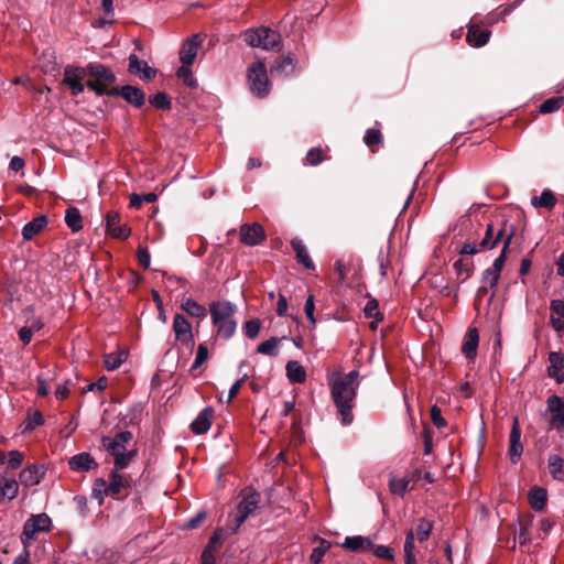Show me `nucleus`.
<instances>
[{"mask_svg": "<svg viewBox=\"0 0 564 564\" xmlns=\"http://www.w3.org/2000/svg\"><path fill=\"white\" fill-rule=\"evenodd\" d=\"M357 378L358 372L352 370L347 375H338L330 380L332 399L344 424H350L354 420L352 408L357 394Z\"/></svg>", "mask_w": 564, "mask_h": 564, "instance_id": "nucleus-1", "label": "nucleus"}, {"mask_svg": "<svg viewBox=\"0 0 564 564\" xmlns=\"http://www.w3.org/2000/svg\"><path fill=\"white\" fill-rule=\"evenodd\" d=\"M236 305L228 301H216L209 304L213 325L215 326L218 336L224 339L231 338L236 332Z\"/></svg>", "mask_w": 564, "mask_h": 564, "instance_id": "nucleus-2", "label": "nucleus"}, {"mask_svg": "<svg viewBox=\"0 0 564 564\" xmlns=\"http://www.w3.org/2000/svg\"><path fill=\"white\" fill-rule=\"evenodd\" d=\"M132 440V433L123 431L116 434L113 437L104 436L101 438L102 446L107 452L113 456V465L116 469H123L128 467L134 457L133 451H127V444Z\"/></svg>", "mask_w": 564, "mask_h": 564, "instance_id": "nucleus-3", "label": "nucleus"}, {"mask_svg": "<svg viewBox=\"0 0 564 564\" xmlns=\"http://www.w3.org/2000/svg\"><path fill=\"white\" fill-rule=\"evenodd\" d=\"M87 74L93 78L87 80V87L97 95H112L118 91L112 88L116 80L113 72L102 64L89 63L87 65Z\"/></svg>", "mask_w": 564, "mask_h": 564, "instance_id": "nucleus-4", "label": "nucleus"}, {"mask_svg": "<svg viewBox=\"0 0 564 564\" xmlns=\"http://www.w3.org/2000/svg\"><path fill=\"white\" fill-rule=\"evenodd\" d=\"M245 42L252 47L273 50L279 46L281 36L269 28L250 29L243 33Z\"/></svg>", "mask_w": 564, "mask_h": 564, "instance_id": "nucleus-5", "label": "nucleus"}, {"mask_svg": "<svg viewBox=\"0 0 564 564\" xmlns=\"http://www.w3.org/2000/svg\"><path fill=\"white\" fill-rule=\"evenodd\" d=\"M248 83L250 90L257 97H265L270 91V83L263 62L257 61L248 68Z\"/></svg>", "mask_w": 564, "mask_h": 564, "instance_id": "nucleus-6", "label": "nucleus"}, {"mask_svg": "<svg viewBox=\"0 0 564 564\" xmlns=\"http://www.w3.org/2000/svg\"><path fill=\"white\" fill-rule=\"evenodd\" d=\"M51 519L46 513L32 516L23 525L21 542L24 546H29L37 532L50 530Z\"/></svg>", "mask_w": 564, "mask_h": 564, "instance_id": "nucleus-7", "label": "nucleus"}, {"mask_svg": "<svg viewBox=\"0 0 564 564\" xmlns=\"http://www.w3.org/2000/svg\"><path fill=\"white\" fill-rule=\"evenodd\" d=\"M259 505V495L256 492H250L243 496L242 500L239 502L237 507V511L230 516L232 521L235 522L234 531H236L245 520L251 514Z\"/></svg>", "mask_w": 564, "mask_h": 564, "instance_id": "nucleus-8", "label": "nucleus"}, {"mask_svg": "<svg viewBox=\"0 0 564 564\" xmlns=\"http://www.w3.org/2000/svg\"><path fill=\"white\" fill-rule=\"evenodd\" d=\"M510 227L511 226H507V224H503L496 228L492 224H488L486 226L485 235L479 242L480 249L491 250L500 241L502 242V246H505V239L508 236Z\"/></svg>", "mask_w": 564, "mask_h": 564, "instance_id": "nucleus-9", "label": "nucleus"}, {"mask_svg": "<svg viewBox=\"0 0 564 564\" xmlns=\"http://www.w3.org/2000/svg\"><path fill=\"white\" fill-rule=\"evenodd\" d=\"M87 75V66H67L64 69L63 84L69 87L72 95L77 96L84 91L83 80Z\"/></svg>", "mask_w": 564, "mask_h": 564, "instance_id": "nucleus-10", "label": "nucleus"}, {"mask_svg": "<svg viewBox=\"0 0 564 564\" xmlns=\"http://www.w3.org/2000/svg\"><path fill=\"white\" fill-rule=\"evenodd\" d=\"M546 409L550 413L551 427L560 431L564 429V399L553 394L546 400Z\"/></svg>", "mask_w": 564, "mask_h": 564, "instance_id": "nucleus-11", "label": "nucleus"}, {"mask_svg": "<svg viewBox=\"0 0 564 564\" xmlns=\"http://www.w3.org/2000/svg\"><path fill=\"white\" fill-rule=\"evenodd\" d=\"M173 332L177 341L189 348H193L194 335L192 330V324L182 314L174 315Z\"/></svg>", "mask_w": 564, "mask_h": 564, "instance_id": "nucleus-12", "label": "nucleus"}, {"mask_svg": "<svg viewBox=\"0 0 564 564\" xmlns=\"http://www.w3.org/2000/svg\"><path fill=\"white\" fill-rule=\"evenodd\" d=\"M203 43L200 34H194L188 37L181 46L180 59L183 64L192 65L197 56V52Z\"/></svg>", "mask_w": 564, "mask_h": 564, "instance_id": "nucleus-13", "label": "nucleus"}, {"mask_svg": "<svg viewBox=\"0 0 564 564\" xmlns=\"http://www.w3.org/2000/svg\"><path fill=\"white\" fill-rule=\"evenodd\" d=\"M264 238V229L258 223L252 225L245 224L240 227V239L247 246H257L261 243Z\"/></svg>", "mask_w": 564, "mask_h": 564, "instance_id": "nucleus-14", "label": "nucleus"}, {"mask_svg": "<svg viewBox=\"0 0 564 564\" xmlns=\"http://www.w3.org/2000/svg\"><path fill=\"white\" fill-rule=\"evenodd\" d=\"M106 231L117 239H127L130 236V228L127 225H120V216L115 212L106 216Z\"/></svg>", "mask_w": 564, "mask_h": 564, "instance_id": "nucleus-15", "label": "nucleus"}, {"mask_svg": "<svg viewBox=\"0 0 564 564\" xmlns=\"http://www.w3.org/2000/svg\"><path fill=\"white\" fill-rule=\"evenodd\" d=\"M509 455L512 463H517L522 453L523 446L521 443V430L517 417L513 419L512 427L509 435Z\"/></svg>", "mask_w": 564, "mask_h": 564, "instance_id": "nucleus-16", "label": "nucleus"}, {"mask_svg": "<svg viewBox=\"0 0 564 564\" xmlns=\"http://www.w3.org/2000/svg\"><path fill=\"white\" fill-rule=\"evenodd\" d=\"M550 365L547 367V376L553 378L556 383L564 382V355L560 351H551L547 358Z\"/></svg>", "mask_w": 564, "mask_h": 564, "instance_id": "nucleus-17", "label": "nucleus"}, {"mask_svg": "<svg viewBox=\"0 0 564 564\" xmlns=\"http://www.w3.org/2000/svg\"><path fill=\"white\" fill-rule=\"evenodd\" d=\"M45 474L43 466L30 465L21 470L19 479L25 487L37 485Z\"/></svg>", "mask_w": 564, "mask_h": 564, "instance_id": "nucleus-18", "label": "nucleus"}, {"mask_svg": "<svg viewBox=\"0 0 564 564\" xmlns=\"http://www.w3.org/2000/svg\"><path fill=\"white\" fill-rule=\"evenodd\" d=\"M69 468L74 471H89L98 467L97 462L89 453H80L68 460Z\"/></svg>", "mask_w": 564, "mask_h": 564, "instance_id": "nucleus-19", "label": "nucleus"}, {"mask_svg": "<svg viewBox=\"0 0 564 564\" xmlns=\"http://www.w3.org/2000/svg\"><path fill=\"white\" fill-rule=\"evenodd\" d=\"M490 37V31L481 29L477 24H470L468 26L466 41L473 47H481L486 45Z\"/></svg>", "mask_w": 564, "mask_h": 564, "instance_id": "nucleus-20", "label": "nucleus"}, {"mask_svg": "<svg viewBox=\"0 0 564 564\" xmlns=\"http://www.w3.org/2000/svg\"><path fill=\"white\" fill-rule=\"evenodd\" d=\"M341 546L351 552H367L372 549L373 544L370 538L354 535L346 536Z\"/></svg>", "mask_w": 564, "mask_h": 564, "instance_id": "nucleus-21", "label": "nucleus"}, {"mask_svg": "<svg viewBox=\"0 0 564 564\" xmlns=\"http://www.w3.org/2000/svg\"><path fill=\"white\" fill-rule=\"evenodd\" d=\"M213 415H214L213 408L207 406V408L203 409L198 413L196 419L192 422V425H191L192 431L195 434L206 433L210 429Z\"/></svg>", "mask_w": 564, "mask_h": 564, "instance_id": "nucleus-22", "label": "nucleus"}, {"mask_svg": "<svg viewBox=\"0 0 564 564\" xmlns=\"http://www.w3.org/2000/svg\"><path fill=\"white\" fill-rule=\"evenodd\" d=\"M479 344V334L477 328H469L464 337L462 351L468 359H474L477 355Z\"/></svg>", "mask_w": 564, "mask_h": 564, "instance_id": "nucleus-23", "label": "nucleus"}, {"mask_svg": "<svg viewBox=\"0 0 564 564\" xmlns=\"http://www.w3.org/2000/svg\"><path fill=\"white\" fill-rule=\"evenodd\" d=\"M119 469L113 468L109 474L108 492L110 496L118 498L122 490L130 487L129 480L118 473Z\"/></svg>", "mask_w": 564, "mask_h": 564, "instance_id": "nucleus-24", "label": "nucleus"}, {"mask_svg": "<svg viewBox=\"0 0 564 564\" xmlns=\"http://www.w3.org/2000/svg\"><path fill=\"white\" fill-rule=\"evenodd\" d=\"M19 494V484L13 477L0 475V496L2 499L11 501Z\"/></svg>", "mask_w": 564, "mask_h": 564, "instance_id": "nucleus-25", "label": "nucleus"}, {"mask_svg": "<svg viewBox=\"0 0 564 564\" xmlns=\"http://www.w3.org/2000/svg\"><path fill=\"white\" fill-rule=\"evenodd\" d=\"M47 225V219L44 215L37 216L22 228V236L25 240H31L34 236H36L45 226Z\"/></svg>", "mask_w": 564, "mask_h": 564, "instance_id": "nucleus-26", "label": "nucleus"}, {"mask_svg": "<svg viewBox=\"0 0 564 564\" xmlns=\"http://www.w3.org/2000/svg\"><path fill=\"white\" fill-rule=\"evenodd\" d=\"M120 95L126 101L132 104L135 107H141L144 104L145 96L143 91L130 85H126L121 88Z\"/></svg>", "mask_w": 564, "mask_h": 564, "instance_id": "nucleus-27", "label": "nucleus"}, {"mask_svg": "<svg viewBox=\"0 0 564 564\" xmlns=\"http://www.w3.org/2000/svg\"><path fill=\"white\" fill-rule=\"evenodd\" d=\"M181 308L185 311L189 316L198 319H204L207 315L205 306L191 297H184L182 300Z\"/></svg>", "mask_w": 564, "mask_h": 564, "instance_id": "nucleus-28", "label": "nucleus"}, {"mask_svg": "<svg viewBox=\"0 0 564 564\" xmlns=\"http://www.w3.org/2000/svg\"><path fill=\"white\" fill-rule=\"evenodd\" d=\"M291 246L295 251L296 260L299 263L304 265L306 269L315 268L314 262L311 259L306 247L303 245V242L300 239H297V238L292 239Z\"/></svg>", "mask_w": 564, "mask_h": 564, "instance_id": "nucleus-29", "label": "nucleus"}, {"mask_svg": "<svg viewBox=\"0 0 564 564\" xmlns=\"http://www.w3.org/2000/svg\"><path fill=\"white\" fill-rule=\"evenodd\" d=\"M547 501V492L542 487H533L529 492V502L533 510L542 511Z\"/></svg>", "mask_w": 564, "mask_h": 564, "instance_id": "nucleus-30", "label": "nucleus"}, {"mask_svg": "<svg viewBox=\"0 0 564 564\" xmlns=\"http://www.w3.org/2000/svg\"><path fill=\"white\" fill-rule=\"evenodd\" d=\"M547 467L551 477L557 481H564V458L560 455L552 454L547 459Z\"/></svg>", "mask_w": 564, "mask_h": 564, "instance_id": "nucleus-31", "label": "nucleus"}, {"mask_svg": "<svg viewBox=\"0 0 564 564\" xmlns=\"http://www.w3.org/2000/svg\"><path fill=\"white\" fill-rule=\"evenodd\" d=\"M335 269L338 273V280L341 284L350 285V272L355 270L352 259H338L335 262Z\"/></svg>", "mask_w": 564, "mask_h": 564, "instance_id": "nucleus-32", "label": "nucleus"}, {"mask_svg": "<svg viewBox=\"0 0 564 564\" xmlns=\"http://www.w3.org/2000/svg\"><path fill=\"white\" fill-rule=\"evenodd\" d=\"M286 376L292 382L303 383L306 379V371L299 361L291 360L286 364Z\"/></svg>", "mask_w": 564, "mask_h": 564, "instance_id": "nucleus-33", "label": "nucleus"}, {"mask_svg": "<svg viewBox=\"0 0 564 564\" xmlns=\"http://www.w3.org/2000/svg\"><path fill=\"white\" fill-rule=\"evenodd\" d=\"M531 204L534 207L552 209L556 204V198L551 189H544L540 196H533L531 198Z\"/></svg>", "mask_w": 564, "mask_h": 564, "instance_id": "nucleus-34", "label": "nucleus"}, {"mask_svg": "<svg viewBox=\"0 0 564 564\" xmlns=\"http://www.w3.org/2000/svg\"><path fill=\"white\" fill-rule=\"evenodd\" d=\"M414 541H415L414 532L412 530H410L406 533L404 546H403L405 564H416Z\"/></svg>", "mask_w": 564, "mask_h": 564, "instance_id": "nucleus-35", "label": "nucleus"}, {"mask_svg": "<svg viewBox=\"0 0 564 564\" xmlns=\"http://www.w3.org/2000/svg\"><path fill=\"white\" fill-rule=\"evenodd\" d=\"M107 496H110L108 492V482L104 478L95 479L91 489V498L96 499L98 505L101 506Z\"/></svg>", "mask_w": 564, "mask_h": 564, "instance_id": "nucleus-36", "label": "nucleus"}, {"mask_svg": "<svg viewBox=\"0 0 564 564\" xmlns=\"http://www.w3.org/2000/svg\"><path fill=\"white\" fill-rule=\"evenodd\" d=\"M65 223L74 232L79 231L83 228L82 215L76 207L66 209Z\"/></svg>", "mask_w": 564, "mask_h": 564, "instance_id": "nucleus-37", "label": "nucleus"}, {"mask_svg": "<svg viewBox=\"0 0 564 564\" xmlns=\"http://www.w3.org/2000/svg\"><path fill=\"white\" fill-rule=\"evenodd\" d=\"M127 359V352L123 350H118L116 352H110L105 356V367L109 371H113L118 369Z\"/></svg>", "mask_w": 564, "mask_h": 564, "instance_id": "nucleus-38", "label": "nucleus"}, {"mask_svg": "<svg viewBox=\"0 0 564 564\" xmlns=\"http://www.w3.org/2000/svg\"><path fill=\"white\" fill-rule=\"evenodd\" d=\"M514 236V228L510 227L507 238L505 239V246H502L500 254L494 260L492 268H496L499 272H501L505 263H506V254L507 250L510 247L512 238Z\"/></svg>", "mask_w": 564, "mask_h": 564, "instance_id": "nucleus-39", "label": "nucleus"}, {"mask_svg": "<svg viewBox=\"0 0 564 564\" xmlns=\"http://www.w3.org/2000/svg\"><path fill=\"white\" fill-rule=\"evenodd\" d=\"M280 339L276 337H271L268 340H264L257 347V352L267 356H275L278 354Z\"/></svg>", "mask_w": 564, "mask_h": 564, "instance_id": "nucleus-40", "label": "nucleus"}, {"mask_svg": "<svg viewBox=\"0 0 564 564\" xmlns=\"http://www.w3.org/2000/svg\"><path fill=\"white\" fill-rule=\"evenodd\" d=\"M432 522L422 518L417 521V524H416V528H415V533H414V536L420 541V542H424L427 540V538L430 536L431 534V531H432Z\"/></svg>", "mask_w": 564, "mask_h": 564, "instance_id": "nucleus-41", "label": "nucleus"}, {"mask_svg": "<svg viewBox=\"0 0 564 564\" xmlns=\"http://www.w3.org/2000/svg\"><path fill=\"white\" fill-rule=\"evenodd\" d=\"M563 105H564V97H562V96L552 97V98L544 100L540 105V112L541 113H552L554 111H557Z\"/></svg>", "mask_w": 564, "mask_h": 564, "instance_id": "nucleus-42", "label": "nucleus"}, {"mask_svg": "<svg viewBox=\"0 0 564 564\" xmlns=\"http://www.w3.org/2000/svg\"><path fill=\"white\" fill-rule=\"evenodd\" d=\"M318 542H319V544L312 550V553L310 556L311 562L314 564L321 563L325 553L330 547V543L324 539H319Z\"/></svg>", "mask_w": 564, "mask_h": 564, "instance_id": "nucleus-43", "label": "nucleus"}, {"mask_svg": "<svg viewBox=\"0 0 564 564\" xmlns=\"http://www.w3.org/2000/svg\"><path fill=\"white\" fill-rule=\"evenodd\" d=\"M325 159V151L322 148L316 147L308 150L305 161L306 164L311 166H316L321 164Z\"/></svg>", "mask_w": 564, "mask_h": 564, "instance_id": "nucleus-44", "label": "nucleus"}, {"mask_svg": "<svg viewBox=\"0 0 564 564\" xmlns=\"http://www.w3.org/2000/svg\"><path fill=\"white\" fill-rule=\"evenodd\" d=\"M158 199V195L154 193L147 194H132L130 197V206L133 208H140L143 203H153Z\"/></svg>", "mask_w": 564, "mask_h": 564, "instance_id": "nucleus-45", "label": "nucleus"}, {"mask_svg": "<svg viewBox=\"0 0 564 564\" xmlns=\"http://www.w3.org/2000/svg\"><path fill=\"white\" fill-rule=\"evenodd\" d=\"M364 313L366 317L375 318V322L371 323L372 328H375L376 324L381 321V315L378 310V302L376 300L368 301L364 308Z\"/></svg>", "mask_w": 564, "mask_h": 564, "instance_id": "nucleus-46", "label": "nucleus"}, {"mask_svg": "<svg viewBox=\"0 0 564 564\" xmlns=\"http://www.w3.org/2000/svg\"><path fill=\"white\" fill-rule=\"evenodd\" d=\"M293 62H294L293 56L291 54L283 56L275 62L274 66L272 67V72L276 70V72L286 74V73L293 70V66H294Z\"/></svg>", "mask_w": 564, "mask_h": 564, "instance_id": "nucleus-47", "label": "nucleus"}, {"mask_svg": "<svg viewBox=\"0 0 564 564\" xmlns=\"http://www.w3.org/2000/svg\"><path fill=\"white\" fill-rule=\"evenodd\" d=\"M409 481L405 478H391L389 480L390 491L394 495L403 496L408 489Z\"/></svg>", "mask_w": 564, "mask_h": 564, "instance_id": "nucleus-48", "label": "nucleus"}, {"mask_svg": "<svg viewBox=\"0 0 564 564\" xmlns=\"http://www.w3.org/2000/svg\"><path fill=\"white\" fill-rule=\"evenodd\" d=\"M261 322L258 318L249 319L243 325V330L247 337L253 339L259 335Z\"/></svg>", "mask_w": 564, "mask_h": 564, "instance_id": "nucleus-49", "label": "nucleus"}, {"mask_svg": "<svg viewBox=\"0 0 564 564\" xmlns=\"http://www.w3.org/2000/svg\"><path fill=\"white\" fill-rule=\"evenodd\" d=\"M500 273L498 270H496V268H488L485 272H484V283L488 286H490L491 289H496V286L498 285V282H499V278H500Z\"/></svg>", "mask_w": 564, "mask_h": 564, "instance_id": "nucleus-50", "label": "nucleus"}, {"mask_svg": "<svg viewBox=\"0 0 564 564\" xmlns=\"http://www.w3.org/2000/svg\"><path fill=\"white\" fill-rule=\"evenodd\" d=\"M44 423V419L40 412H33L24 422L23 433L34 430Z\"/></svg>", "mask_w": 564, "mask_h": 564, "instance_id": "nucleus-51", "label": "nucleus"}, {"mask_svg": "<svg viewBox=\"0 0 564 564\" xmlns=\"http://www.w3.org/2000/svg\"><path fill=\"white\" fill-rule=\"evenodd\" d=\"M177 77L183 78L187 86L189 87H196L197 83L192 77V69L191 65L183 64L176 73Z\"/></svg>", "mask_w": 564, "mask_h": 564, "instance_id": "nucleus-52", "label": "nucleus"}, {"mask_svg": "<svg viewBox=\"0 0 564 564\" xmlns=\"http://www.w3.org/2000/svg\"><path fill=\"white\" fill-rule=\"evenodd\" d=\"M208 359V348L205 344H199L196 351V357L194 364L192 365V370L200 367Z\"/></svg>", "mask_w": 564, "mask_h": 564, "instance_id": "nucleus-53", "label": "nucleus"}, {"mask_svg": "<svg viewBox=\"0 0 564 564\" xmlns=\"http://www.w3.org/2000/svg\"><path fill=\"white\" fill-rule=\"evenodd\" d=\"M151 105L160 109H169L171 107V101L165 93H156L150 99Z\"/></svg>", "mask_w": 564, "mask_h": 564, "instance_id": "nucleus-54", "label": "nucleus"}, {"mask_svg": "<svg viewBox=\"0 0 564 564\" xmlns=\"http://www.w3.org/2000/svg\"><path fill=\"white\" fill-rule=\"evenodd\" d=\"M470 267L471 263L466 262L462 259L455 261L454 268L457 272L458 278H460L463 281L466 280L469 276L470 273Z\"/></svg>", "mask_w": 564, "mask_h": 564, "instance_id": "nucleus-55", "label": "nucleus"}, {"mask_svg": "<svg viewBox=\"0 0 564 564\" xmlns=\"http://www.w3.org/2000/svg\"><path fill=\"white\" fill-rule=\"evenodd\" d=\"M382 141L381 132L377 129H368L365 134V142L368 147L378 145Z\"/></svg>", "mask_w": 564, "mask_h": 564, "instance_id": "nucleus-56", "label": "nucleus"}, {"mask_svg": "<svg viewBox=\"0 0 564 564\" xmlns=\"http://www.w3.org/2000/svg\"><path fill=\"white\" fill-rule=\"evenodd\" d=\"M372 552L377 557L386 558L392 561L394 558V554L391 547L386 545H377L372 546Z\"/></svg>", "mask_w": 564, "mask_h": 564, "instance_id": "nucleus-57", "label": "nucleus"}, {"mask_svg": "<svg viewBox=\"0 0 564 564\" xmlns=\"http://www.w3.org/2000/svg\"><path fill=\"white\" fill-rule=\"evenodd\" d=\"M431 420L433 424L438 429L444 427L446 425V421L442 416V411L437 405H433L431 408Z\"/></svg>", "mask_w": 564, "mask_h": 564, "instance_id": "nucleus-58", "label": "nucleus"}, {"mask_svg": "<svg viewBox=\"0 0 564 564\" xmlns=\"http://www.w3.org/2000/svg\"><path fill=\"white\" fill-rule=\"evenodd\" d=\"M314 310H315V303H314V296L308 295L306 299L305 305H304V312L307 317V319L311 322L312 325H315L316 321L314 317Z\"/></svg>", "mask_w": 564, "mask_h": 564, "instance_id": "nucleus-59", "label": "nucleus"}, {"mask_svg": "<svg viewBox=\"0 0 564 564\" xmlns=\"http://www.w3.org/2000/svg\"><path fill=\"white\" fill-rule=\"evenodd\" d=\"M23 462V455L19 451H11L9 453L8 466L12 469L20 467Z\"/></svg>", "mask_w": 564, "mask_h": 564, "instance_id": "nucleus-60", "label": "nucleus"}, {"mask_svg": "<svg viewBox=\"0 0 564 564\" xmlns=\"http://www.w3.org/2000/svg\"><path fill=\"white\" fill-rule=\"evenodd\" d=\"M145 62H142L138 58L137 55L132 54L129 56V72L131 74H141V68L143 67V64Z\"/></svg>", "mask_w": 564, "mask_h": 564, "instance_id": "nucleus-61", "label": "nucleus"}, {"mask_svg": "<svg viewBox=\"0 0 564 564\" xmlns=\"http://www.w3.org/2000/svg\"><path fill=\"white\" fill-rule=\"evenodd\" d=\"M482 251L480 249V246H477L475 242H465L460 250H459V253L460 254H467V256H474V254H477L478 252Z\"/></svg>", "mask_w": 564, "mask_h": 564, "instance_id": "nucleus-62", "label": "nucleus"}, {"mask_svg": "<svg viewBox=\"0 0 564 564\" xmlns=\"http://www.w3.org/2000/svg\"><path fill=\"white\" fill-rule=\"evenodd\" d=\"M551 314L558 317H564V301L552 300L550 304Z\"/></svg>", "mask_w": 564, "mask_h": 564, "instance_id": "nucleus-63", "label": "nucleus"}, {"mask_svg": "<svg viewBox=\"0 0 564 564\" xmlns=\"http://www.w3.org/2000/svg\"><path fill=\"white\" fill-rule=\"evenodd\" d=\"M550 322L554 330L557 333H564V317H558L551 314Z\"/></svg>", "mask_w": 564, "mask_h": 564, "instance_id": "nucleus-64", "label": "nucleus"}]
</instances>
